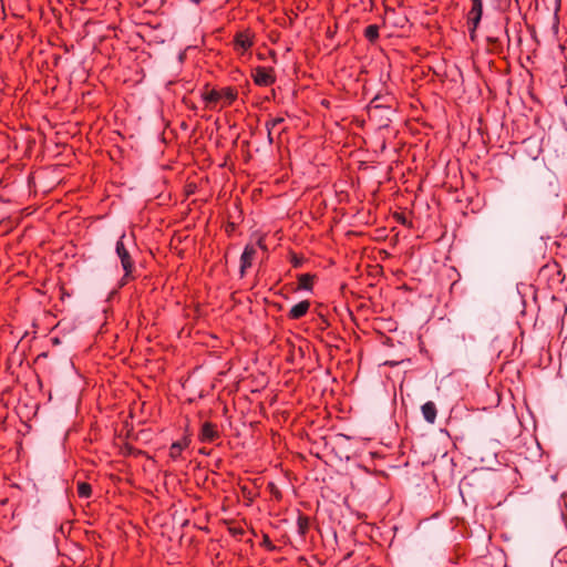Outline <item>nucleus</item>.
I'll return each mask as SVG.
<instances>
[{"label": "nucleus", "mask_w": 567, "mask_h": 567, "mask_svg": "<svg viewBox=\"0 0 567 567\" xmlns=\"http://www.w3.org/2000/svg\"><path fill=\"white\" fill-rule=\"evenodd\" d=\"M205 109L216 110L219 105L220 109L228 107L238 97V90L235 86H226L220 90L209 89V84L206 83L200 94Z\"/></svg>", "instance_id": "nucleus-1"}, {"label": "nucleus", "mask_w": 567, "mask_h": 567, "mask_svg": "<svg viewBox=\"0 0 567 567\" xmlns=\"http://www.w3.org/2000/svg\"><path fill=\"white\" fill-rule=\"evenodd\" d=\"M124 238H125V234H122V236L117 239L116 245H115V251H116L117 257L121 260V266L124 271V275L121 278V286H124L127 282L135 279V277L133 276V272L135 270V262H134L130 251L127 250V248L124 245Z\"/></svg>", "instance_id": "nucleus-2"}, {"label": "nucleus", "mask_w": 567, "mask_h": 567, "mask_svg": "<svg viewBox=\"0 0 567 567\" xmlns=\"http://www.w3.org/2000/svg\"><path fill=\"white\" fill-rule=\"evenodd\" d=\"M483 17V0H471V8L466 13V24L472 41L476 38V30Z\"/></svg>", "instance_id": "nucleus-3"}, {"label": "nucleus", "mask_w": 567, "mask_h": 567, "mask_svg": "<svg viewBox=\"0 0 567 567\" xmlns=\"http://www.w3.org/2000/svg\"><path fill=\"white\" fill-rule=\"evenodd\" d=\"M255 44V33L250 29L238 31L234 35L233 48L238 54H244Z\"/></svg>", "instance_id": "nucleus-4"}, {"label": "nucleus", "mask_w": 567, "mask_h": 567, "mask_svg": "<svg viewBox=\"0 0 567 567\" xmlns=\"http://www.w3.org/2000/svg\"><path fill=\"white\" fill-rule=\"evenodd\" d=\"M251 79L258 86H270L276 82V72L271 66L258 65L251 70Z\"/></svg>", "instance_id": "nucleus-5"}, {"label": "nucleus", "mask_w": 567, "mask_h": 567, "mask_svg": "<svg viewBox=\"0 0 567 567\" xmlns=\"http://www.w3.org/2000/svg\"><path fill=\"white\" fill-rule=\"evenodd\" d=\"M192 442V433L189 432L188 425L185 429V433L181 440L173 442L169 446L168 457L172 462H179L185 460L183 453L189 447Z\"/></svg>", "instance_id": "nucleus-6"}, {"label": "nucleus", "mask_w": 567, "mask_h": 567, "mask_svg": "<svg viewBox=\"0 0 567 567\" xmlns=\"http://www.w3.org/2000/svg\"><path fill=\"white\" fill-rule=\"evenodd\" d=\"M257 257L256 246L251 243L247 244L239 259V277L244 278L247 275L248 269L254 265Z\"/></svg>", "instance_id": "nucleus-7"}, {"label": "nucleus", "mask_w": 567, "mask_h": 567, "mask_svg": "<svg viewBox=\"0 0 567 567\" xmlns=\"http://www.w3.org/2000/svg\"><path fill=\"white\" fill-rule=\"evenodd\" d=\"M221 434L219 432L218 425L216 423H213L210 421H206L202 424L199 433H198V440L202 443H213L220 439Z\"/></svg>", "instance_id": "nucleus-8"}, {"label": "nucleus", "mask_w": 567, "mask_h": 567, "mask_svg": "<svg viewBox=\"0 0 567 567\" xmlns=\"http://www.w3.org/2000/svg\"><path fill=\"white\" fill-rule=\"evenodd\" d=\"M311 307V302L309 300H301L291 307V309L287 313V318L289 320H299L303 318Z\"/></svg>", "instance_id": "nucleus-9"}, {"label": "nucleus", "mask_w": 567, "mask_h": 567, "mask_svg": "<svg viewBox=\"0 0 567 567\" xmlns=\"http://www.w3.org/2000/svg\"><path fill=\"white\" fill-rule=\"evenodd\" d=\"M317 275L316 274H300L297 276V280H298V286H297V289L298 290H305V291H312L313 290V286H315V281L317 280Z\"/></svg>", "instance_id": "nucleus-10"}, {"label": "nucleus", "mask_w": 567, "mask_h": 567, "mask_svg": "<svg viewBox=\"0 0 567 567\" xmlns=\"http://www.w3.org/2000/svg\"><path fill=\"white\" fill-rule=\"evenodd\" d=\"M421 412H422L424 420L427 423L433 424L435 422L436 415H437V409L433 401L425 402L421 406Z\"/></svg>", "instance_id": "nucleus-11"}, {"label": "nucleus", "mask_w": 567, "mask_h": 567, "mask_svg": "<svg viewBox=\"0 0 567 567\" xmlns=\"http://www.w3.org/2000/svg\"><path fill=\"white\" fill-rule=\"evenodd\" d=\"M380 101V97L379 96H375L369 104L368 106V115H369V118H375L378 117L379 115H381L380 113L382 111H385V112H390L391 111V107L390 106H383L381 103H379Z\"/></svg>", "instance_id": "nucleus-12"}, {"label": "nucleus", "mask_w": 567, "mask_h": 567, "mask_svg": "<svg viewBox=\"0 0 567 567\" xmlns=\"http://www.w3.org/2000/svg\"><path fill=\"white\" fill-rule=\"evenodd\" d=\"M298 534L305 538L310 529V517L298 511L297 517Z\"/></svg>", "instance_id": "nucleus-13"}, {"label": "nucleus", "mask_w": 567, "mask_h": 567, "mask_svg": "<svg viewBox=\"0 0 567 567\" xmlns=\"http://www.w3.org/2000/svg\"><path fill=\"white\" fill-rule=\"evenodd\" d=\"M380 28L378 24H369L364 30H363V37L365 38L367 41H369L370 43H375L379 38H380Z\"/></svg>", "instance_id": "nucleus-14"}, {"label": "nucleus", "mask_w": 567, "mask_h": 567, "mask_svg": "<svg viewBox=\"0 0 567 567\" xmlns=\"http://www.w3.org/2000/svg\"><path fill=\"white\" fill-rule=\"evenodd\" d=\"M267 491L271 495V498L276 501L277 503H280L284 498V494L279 486L275 482H268L267 484Z\"/></svg>", "instance_id": "nucleus-15"}, {"label": "nucleus", "mask_w": 567, "mask_h": 567, "mask_svg": "<svg viewBox=\"0 0 567 567\" xmlns=\"http://www.w3.org/2000/svg\"><path fill=\"white\" fill-rule=\"evenodd\" d=\"M313 322L317 330L321 332L326 331L330 327L328 318L321 311L317 313V317L313 319Z\"/></svg>", "instance_id": "nucleus-16"}, {"label": "nucleus", "mask_w": 567, "mask_h": 567, "mask_svg": "<svg viewBox=\"0 0 567 567\" xmlns=\"http://www.w3.org/2000/svg\"><path fill=\"white\" fill-rule=\"evenodd\" d=\"M79 497L89 498L92 495V486L87 482H79L76 486Z\"/></svg>", "instance_id": "nucleus-17"}, {"label": "nucleus", "mask_w": 567, "mask_h": 567, "mask_svg": "<svg viewBox=\"0 0 567 567\" xmlns=\"http://www.w3.org/2000/svg\"><path fill=\"white\" fill-rule=\"evenodd\" d=\"M289 261L293 268H300L307 261V259L295 251L289 252Z\"/></svg>", "instance_id": "nucleus-18"}, {"label": "nucleus", "mask_w": 567, "mask_h": 567, "mask_svg": "<svg viewBox=\"0 0 567 567\" xmlns=\"http://www.w3.org/2000/svg\"><path fill=\"white\" fill-rule=\"evenodd\" d=\"M260 546L264 547L268 551H277L278 548L274 545L268 534L262 535V540Z\"/></svg>", "instance_id": "nucleus-19"}, {"label": "nucleus", "mask_w": 567, "mask_h": 567, "mask_svg": "<svg viewBox=\"0 0 567 567\" xmlns=\"http://www.w3.org/2000/svg\"><path fill=\"white\" fill-rule=\"evenodd\" d=\"M241 493L246 499L249 501V503H252L255 498L257 497V493H255L252 489H250L248 486L244 485L240 487Z\"/></svg>", "instance_id": "nucleus-20"}, {"label": "nucleus", "mask_w": 567, "mask_h": 567, "mask_svg": "<svg viewBox=\"0 0 567 567\" xmlns=\"http://www.w3.org/2000/svg\"><path fill=\"white\" fill-rule=\"evenodd\" d=\"M284 121H285V118H284V117H280V116L275 117V118H271V120H268V121L266 122V128H267V131H272L276 126H278V125L282 124V123H284Z\"/></svg>", "instance_id": "nucleus-21"}, {"label": "nucleus", "mask_w": 567, "mask_h": 567, "mask_svg": "<svg viewBox=\"0 0 567 567\" xmlns=\"http://www.w3.org/2000/svg\"><path fill=\"white\" fill-rule=\"evenodd\" d=\"M496 3L497 9L505 10L509 7L511 0H493Z\"/></svg>", "instance_id": "nucleus-22"}, {"label": "nucleus", "mask_w": 567, "mask_h": 567, "mask_svg": "<svg viewBox=\"0 0 567 567\" xmlns=\"http://www.w3.org/2000/svg\"><path fill=\"white\" fill-rule=\"evenodd\" d=\"M256 246V249L257 248H260L262 249L264 251H267L268 248H267V245H266V240H265V236H260L257 240L256 244H254Z\"/></svg>", "instance_id": "nucleus-23"}, {"label": "nucleus", "mask_w": 567, "mask_h": 567, "mask_svg": "<svg viewBox=\"0 0 567 567\" xmlns=\"http://www.w3.org/2000/svg\"><path fill=\"white\" fill-rule=\"evenodd\" d=\"M237 225L233 221H228L225 226V233L230 237L233 233L235 231Z\"/></svg>", "instance_id": "nucleus-24"}, {"label": "nucleus", "mask_w": 567, "mask_h": 567, "mask_svg": "<svg viewBox=\"0 0 567 567\" xmlns=\"http://www.w3.org/2000/svg\"><path fill=\"white\" fill-rule=\"evenodd\" d=\"M487 42L496 49L497 47H501V41L496 37H487Z\"/></svg>", "instance_id": "nucleus-25"}, {"label": "nucleus", "mask_w": 567, "mask_h": 567, "mask_svg": "<svg viewBox=\"0 0 567 567\" xmlns=\"http://www.w3.org/2000/svg\"><path fill=\"white\" fill-rule=\"evenodd\" d=\"M394 218H395V220H396L398 223H400L401 225H406V224H408L406 217H405V215H404V214H402V213H401V214H398V213H396V214L394 215Z\"/></svg>", "instance_id": "nucleus-26"}, {"label": "nucleus", "mask_w": 567, "mask_h": 567, "mask_svg": "<svg viewBox=\"0 0 567 567\" xmlns=\"http://www.w3.org/2000/svg\"><path fill=\"white\" fill-rule=\"evenodd\" d=\"M229 533L233 536H238V535H243L244 534V529L241 527H231V528H229Z\"/></svg>", "instance_id": "nucleus-27"}, {"label": "nucleus", "mask_w": 567, "mask_h": 567, "mask_svg": "<svg viewBox=\"0 0 567 567\" xmlns=\"http://www.w3.org/2000/svg\"><path fill=\"white\" fill-rule=\"evenodd\" d=\"M375 1H377V0H368V2H369V10H370V11H372V10H373V8H374V6H375Z\"/></svg>", "instance_id": "nucleus-28"}, {"label": "nucleus", "mask_w": 567, "mask_h": 567, "mask_svg": "<svg viewBox=\"0 0 567 567\" xmlns=\"http://www.w3.org/2000/svg\"><path fill=\"white\" fill-rule=\"evenodd\" d=\"M199 453H200V454H204V455H208V454H209V452H208V451H206V449H205V447L200 449V450H199Z\"/></svg>", "instance_id": "nucleus-29"}, {"label": "nucleus", "mask_w": 567, "mask_h": 567, "mask_svg": "<svg viewBox=\"0 0 567 567\" xmlns=\"http://www.w3.org/2000/svg\"><path fill=\"white\" fill-rule=\"evenodd\" d=\"M126 449H127V451H128V454H132V453H133V451H134V447H132V446H126Z\"/></svg>", "instance_id": "nucleus-30"}, {"label": "nucleus", "mask_w": 567, "mask_h": 567, "mask_svg": "<svg viewBox=\"0 0 567 567\" xmlns=\"http://www.w3.org/2000/svg\"><path fill=\"white\" fill-rule=\"evenodd\" d=\"M268 140L270 143H272L271 131H268Z\"/></svg>", "instance_id": "nucleus-31"}, {"label": "nucleus", "mask_w": 567, "mask_h": 567, "mask_svg": "<svg viewBox=\"0 0 567 567\" xmlns=\"http://www.w3.org/2000/svg\"><path fill=\"white\" fill-rule=\"evenodd\" d=\"M54 343H59V339L58 338H54Z\"/></svg>", "instance_id": "nucleus-32"}]
</instances>
